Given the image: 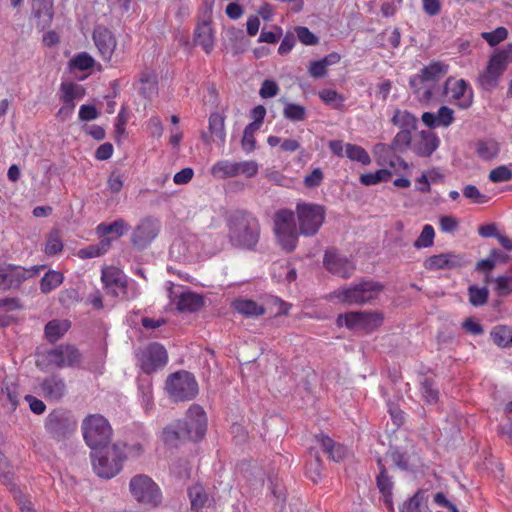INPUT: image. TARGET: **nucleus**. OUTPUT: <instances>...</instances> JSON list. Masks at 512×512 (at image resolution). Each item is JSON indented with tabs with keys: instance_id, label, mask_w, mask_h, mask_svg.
Masks as SVG:
<instances>
[{
	"instance_id": "obj_1",
	"label": "nucleus",
	"mask_w": 512,
	"mask_h": 512,
	"mask_svg": "<svg viewBox=\"0 0 512 512\" xmlns=\"http://www.w3.org/2000/svg\"><path fill=\"white\" fill-rule=\"evenodd\" d=\"M228 237L235 247L252 250L260 238L258 219L246 210H236L227 218Z\"/></svg>"
},
{
	"instance_id": "obj_2",
	"label": "nucleus",
	"mask_w": 512,
	"mask_h": 512,
	"mask_svg": "<svg viewBox=\"0 0 512 512\" xmlns=\"http://www.w3.org/2000/svg\"><path fill=\"white\" fill-rule=\"evenodd\" d=\"M448 72V66L441 62H433L424 67L420 74L410 79L413 93L420 102H430L439 91L438 82Z\"/></svg>"
},
{
	"instance_id": "obj_3",
	"label": "nucleus",
	"mask_w": 512,
	"mask_h": 512,
	"mask_svg": "<svg viewBox=\"0 0 512 512\" xmlns=\"http://www.w3.org/2000/svg\"><path fill=\"white\" fill-rule=\"evenodd\" d=\"M124 447L125 445L117 443L92 450L93 469L99 477L110 479L120 472L125 459Z\"/></svg>"
},
{
	"instance_id": "obj_4",
	"label": "nucleus",
	"mask_w": 512,
	"mask_h": 512,
	"mask_svg": "<svg viewBox=\"0 0 512 512\" xmlns=\"http://www.w3.org/2000/svg\"><path fill=\"white\" fill-rule=\"evenodd\" d=\"M510 62H512V43L507 44L491 55L486 68L477 78L479 86L486 91L496 88Z\"/></svg>"
},
{
	"instance_id": "obj_5",
	"label": "nucleus",
	"mask_w": 512,
	"mask_h": 512,
	"mask_svg": "<svg viewBox=\"0 0 512 512\" xmlns=\"http://www.w3.org/2000/svg\"><path fill=\"white\" fill-rule=\"evenodd\" d=\"M383 289L384 286L380 282L363 280L337 289L334 296L342 303L362 305L376 299Z\"/></svg>"
},
{
	"instance_id": "obj_6",
	"label": "nucleus",
	"mask_w": 512,
	"mask_h": 512,
	"mask_svg": "<svg viewBox=\"0 0 512 512\" xmlns=\"http://www.w3.org/2000/svg\"><path fill=\"white\" fill-rule=\"evenodd\" d=\"M81 428L84 440L92 450L104 448L111 440L112 428L107 419L100 414L85 417Z\"/></svg>"
},
{
	"instance_id": "obj_7",
	"label": "nucleus",
	"mask_w": 512,
	"mask_h": 512,
	"mask_svg": "<svg viewBox=\"0 0 512 512\" xmlns=\"http://www.w3.org/2000/svg\"><path fill=\"white\" fill-rule=\"evenodd\" d=\"M274 232L283 250L292 252L296 248L300 233L295 225V215L293 211L281 209L275 213Z\"/></svg>"
},
{
	"instance_id": "obj_8",
	"label": "nucleus",
	"mask_w": 512,
	"mask_h": 512,
	"mask_svg": "<svg viewBox=\"0 0 512 512\" xmlns=\"http://www.w3.org/2000/svg\"><path fill=\"white\" fill-rule=\"evenodd\" d=\"M296 215L299 233L306 237L316 235L325 220V208L314 203H298Z\"/></svg>"
},
{
	"instance_id": "obj_9",
	"label": "nucleus",
	"mask_w": 512,
	"mask_h": 512,
	"mask_svg": "<svg viewBox=\"0 0 512 512\" xmlns=\"http://www.w3.org/2000/svg\"><path fill=\"white\" fill-rule=\"evenodd\" d=\"M133 498L140 504L155 508L162 501V493L159 486L147 475L134 476L129 483Z\"/></svg>"
},
{
	"instance_id": "obj_10",
	"label": "nucleus",
	"mask_w": 512,
	"mask_h": 512,
	"mask_svg": "<svg viewBox=\"0 0 512 512\" xmlns=\"http://www.w3.org/2000/svg\"><path fill=\"white\" fill-rule=\"evenodd\" d=\"M165 388L174 401H189L198 394L197 381L187 371H179L169 376Z\"/></svg>"
},
{
	"instance_id": "obj_11",
	"label": "nucleus",
	"mask_w": 512,
	"mask_h": 512,
	"mask_svg": "<svg viewBox=\"0 0 512 512\" xmlns=\"http://www.w3.org/2000/svg\"><path fill=\"white\" fill-rule=\"evenodd\" d=\"M77 422L73 416L63 409L50 412L45 420L47 433L55 440H63L75 431Z\"/></svg>"
},
{
	"instance_id": "obj_12",
	"label": "nucleus",
	"mask_w": 512,
	"mask_h": 512,
	"mask_svg": "<svg viewBox=\"0 0 512 512\" xmlns=\"http://www.w3.org/2000/svg\"><path fill=\"white\" fill-rule=\"evenodd\" d=\"M383 321V317L377 312H350L341 314L337 318L339 326H346L349 329L363 330L366 332L377 329Z\"/></svg>"
},
{
	"instance_id": "obj_13",
	"label": "nucleus",
	"mask_w": 512,
	"mask_h": 512,
	"mask_svg": "<svg viewBox=\"0 0 512 512\" xmlns=\"http://www.w3.org/2000/svg\"><path fill=\"white\" fill-rule=\"evenodd\" d=\"M178 421L184 430L183 433L187 440L197 441L201 439L206 432V415L199 405H192L188 409L185 419Z\"/></svg>"
},
{
	"instance_id": "obj_14",
	"label": "nucleus",
	"mask_w": 512,
	"mask_h": 512,
	"mask_svg": "<svg viewBox=\"0 0 512 512\" xmlns=\"http://www.w3.org/2000/svg\"><path fill=\"white\" fill-rule=\"evenodd\" d=\"M43 361L50 366L57 368L70 367L78 364L81 355L77 348L71 345H60L55 349L48 350L42 354Z\"/></svg>"
},
{
	"instance_id": "obj_15",
	"label": "nucleus",
	"mask_w": 512,
	"mask_h": 512,
	"mask_svg": "<svg viewBox=\"0 0 512 512\" xmlns=\"http://www.w3.org/2000/svg\"><path fill=\"white\" fill-rule=\"evenodd\" d=\"M442 93L454 100L461 109H467L473 104V91L464 79L448 78Z\"/></svg>"
},
{
	"instance_id": "obj_16",
	"label": "nucleus",
	"mask_w": 512,
	"mask_h": 512,
	"mask_svg": "<svg viewBox=\"0 0 512 512\" xmlns=\"http://www.w3.org/2000/svg\"><path fill=\"white\" fill-rule=\"evenodd\" d=\"M159 231V220L153 217H145L133 229L131 243L138 249H144L157 237Z\"/></svg>"
},
{
	"instance_id": "obj_17",
	"label": "nucleus",
	"mask_w": 512,
	"mask_h": 512,
	"mask_svg": "<svg viewBox=\"0 0 512 512\" xmlns=\"http://www.w3.org/2000/svg\"><path fill=\"white\" fill-rule=\"evenodd\" d=\"M167 360V351L164 346L159 343L148 345L139 355L140 367L147 374L163 367L167 363Z\"/></svg>"
},
{
	"instance_id": "obj_18",
	"label": "nucleus",
	"mask_w": 512,
	"mask_h": 512,
	"mask_svg": "<svg viewBox=\"0 0 512 512\" xmlns=\"http://www.w3.org/2000/svg\"><path fill=\"white\" fill-rule=\"evenodd\" d=\"M44 266H33L31 269L23 267H9L4 273H0V290L18 288L27 278L39 273Z\"/></svg>"
},
{
	"instance_id": "obj_19",
	"label": "nucleus",
	"mask_w": 512,
	"mask_h": 512,
	"mask_svg": "<svg viewBox=\"0 0 512 512\" xmlns=\"http://www.w3.org/2000/svg\"><path fill=\"white\" fill-rule=\"evenodd\" d=\"M323 263L330 273L344 279L350 278L355 271L352 261L333 250L326 251Z\"/></svg>"
},
{
	"instance_id": "obj_20",
	"label": "nucleus",
	"mask_w": 512,
	"mask_h": 512,
	"mask_svg": "<svg viewBox=\"0 0 512 512\" xmlns=\"http://www.w3.org/2000/svg\"><path fill=\"white\" fill-rule=\"evenodd\" d=\"M93 40L102 60L111 62L117 47L113 33L105 27L98 26L93 32Z\"/></svg>"
},
{
	"instance_id": "obj_21",
	"label": "nucleus",
	"mask_w": 512,
	"mask_h": 512,
	"mask_svg": "<svg viewBox=\"0 0 512 512\" xmlns=\"http://www.w3.org/2000/svg\"><path fill=\"white\" fill-rule=\"evenodd\" d=\"M101 280L113 295L126 297L127 278L121 270L112 266L106 267L102 270Z\"/></svg>"
},
{
	"instance_id": "obj_22",
	"label": "nucleus",
	"mask_w": 512,
	"mask_h": 512,
	"mask_svg": "<svg viewBox=\"0 0 512 512\" xmlns=\"http://www.w3.org/2000/svg\"><path fill=\"white\" fill-rule=\"evenodd\" d=\"M39 387L41 395L50 401H59L67 392L64 379L58 375L44 378Z\"/></svg>"
},
{
	"instance_id": "obj_23",
	"label": "nucleus",
	"mask_w": 512,
	"mask_h": 512,
	"mask_svg": "<svg viewBox=\"0 0 512 512\" xmlns=\"http://www.w3.org/2000/svg\"><path fill=\"white\" fill-rule=\"evenodd\" d=\"M438 145L439 140L435 134L430 131H421L414 136L411 149L418 156L428 157L437 149Z\"/></svg>"
},
{
	"instance_id": "obj_24",
	"label": "nucleus",
	"mask_w": 512,
	"mask_h": 512,
	"mask_svg": "<svg viewBox=\"0 0 512 512\" xmlns=\"http://www.w3.org/2000/svg\"><path fill=\"white\" fill-rule=\"evenodd\" d=\"M463 264V258L453 253H442L427 258L424 267L427 270H439L446 268H454Z\"/></svg>"
},
{
	"instance_id": "obj_25",
	"label": "nucleus",
	"mask_w": 512,
	"mask_h": 512,
	"mask_svg": "<svg viewBox=\"0 0 512 512\" xmlns=\"http://www.w3.org/2000/svg\"><path fill=\"white\" fill-rule=\"evenodd\" d=\"M233 309L248 318L262 316L265 313L263 305L247 298H237L232 302Z\"/></svg>"
},
{
	"instance_id": "obj_26",
	"label": "nucleus",
	"mask_w": 512,
	"mask_h": 512,
	"mask_svg": "<svg viewBox=\"0 0 512 512\" xmlns=\"http://www.w3.org/2000/svg\"><path fill=\"white\" fill-rule=\"evenodd\" d=\"M340 60V54L332 52L320 60L311 61L308 66V73L313 78H322L327 74V68L338 64Z\"/></svg>"
},
{
	"instance_id": "obj_27",
	"label": "nucleus",
	"mask_w": 512,
	"mask_h": 512,
	"mask_svg": "<svg viewBox=\"0 0 512 512\" xmlns=\"http://www.w3.org/2000/svg\"><path fill=\"white\" fill-rule=\"evenodd\" d=\"M0 400L10 410H15L19 403L18 385L11 379L5 378L2 382Z\"/></svg>"
},
{
	"instance_id": "obj_28",
	"label": "nucleus",
	"mask_w": 512,
	"mask_h": 512,
	"mask_svg": "<svg viewBox=\"0 0 512 512\" xmlns=\"http://www.w3.org/2000/svg\"><path fill=\"white\" fill-rule=\"evenodd\" d=\"M316 440L320 443L323 451L329 455V457L339 462L347 455V449L338 443H335L331 438L324 434L315 436Z\"/></svg>"
},
{
	"instance_id": "obj_29",
	"label": "nucleus",
	"mask_w": 512,
	"mask_h": 512,
	"mask_svg": "<svg viewBox=\"0 0 512 512\" xmlns=\"http://www.w3.org/2000/svg\"><path fill=\"white\" fill-rule=\"evenodd\" d=\"M204 304L203 297L197 293L186 291L178 296L176 306L181 312H195Z\"/></svg>"
},
{
	"instance_id": "obj_30",
	"label": "nucleus",
	"mask_w": 512,
	"mask_h": 512,
	"mask_svg": "<svg viewBox=\"0 0 512 512\" xmlns=\"http://www.w3.org/2000/svg\"><path fill=\"white\" fill-rule=\"evenodd\" d=\"M195 43L200 45L206 53H210L214 47V35L210 22L204 21L195 29Z\"/></svg>"
},
{
	"instance_id": "obj_31",
	"label": "nucleus",
	"mask_w": 512,
	"mask_h": 512,
	"mask_svg": "<svg viewBox=\"0 0 512 512\" xmlns=\"http://www.w3.org/2000/svg\"><path fill=\"white\" fill-rule=\"evenodd\" d=\"M70 328L67 320H52L45 326V336L49 342L59 340Z\"/></svg>"
},
{
	"instance_id": "obj_32",
	"label": "nucleus",
	"mask_w": 512,
	"mask_h": 512,
	"mask_svg": "<svg viewBox=\"0 0 512 512\" xmlns=\"http://www.w3.org/2000/svg\"><path fill=\"white\" fill-rule=\"evenodd\" d=\"M500 152V145L493 139L481 140L476 144L477 155L485 160L490 161L498 156Z\"/></svg>"
},
{
	"instance_id": "obj_33",
	"label": "nucleus",
	"mask_w": 512,
	"mask_h": 512,
	"mask_svg": "<svg viewBox=\"0 0 512 512\" xmlns=\"http://www.w3.org/2000/svg\"><path fill=\"white\" fill-rule=\"evenodd\" d=\"M179 421H175L163 429L162 439L168 445H177L179 441L187 440Z\"/></svg>"
},
{
	"instance_id": "obj_34",
	"label": "nucleus",
	"mask_w": 512,
	"mask_h": 512,
	"mask_svg": "<svg viewBox=\"0 0 512 512\" xmlns=\"http://www.w3.org/2000/svg\"><path fill=\"white\" fill-rule=\"evenodd\" d=\"M211 174L214 177L220 179L236 177V162L230 160H220L211 167Z\"/></svg>"
},
{
	"instance_id": "obj_35",
	"label": "nucleus",
	"mask_w": 512,
	"mask_h": 512,
	"mask_svg": "<svg viewBox=\"0 0 512 512\" xmlns=\"http://www.w3.org/2000/svg\"><path fill=\"white\" fill-rule=\"evenodd\" d=\"M64 280V276L61 272L55 270H49L41 279L40 290L44 294H48L57 287H59Z\"/></svg>"
},
{
	"instance_id": "obj_36",
	"label": "nucleus",
	"mask_w": 512,
	"mask_h": 512,
	"mask_svg": "<svg viewBox=\"0 0 512 512\" xmlns=\"http://www.w3.org/2000/svg\"><path fill=\"white\" fill-rule=\"evenodd\" d=\"M225 118L219 113H212L209 117V131L221 144L225 142Z\"/></svg>"
},
{
	"instance_id": "obj_37",
	"label": "nucleus",
	"mask_w": 512,
	"mask_h": 512,
	"mask_svg": "<svg viewBox=\"0 0 512 512\" xmlns=\"http://www.w3.org/2000/svg\"><path fill=\"white\" fill-rule=\"evenodd\" d=\"M62 100L64 103L74 104V100L83 98L85 90L83 86L76 83H62Z\"/></svg>"
},
{
	"instance_id": "obj_38",
	"label": "nucleus",
	"mask_w": 512,
	"mask_h": 512,
	"mask_svg": "<svg viewBox=\"0 0 512 512\" xmlns=\"http://www.w3.org/2000/svg\"><path fill=\"white\" fill-rule=\"evenodd\" d=\"M188 496L190 499L192 509L199 510L203 508L208 500V495L204 487L200 484H195L188 489Z\"/></svg>"
},
{
	"instance_id": "obj_39",
	"label": "nucleus",
	"mask_w": 512,
	"mask_h": 512,
	"mask_svg": "<svg viewBox=\"0 0 512 512\" xmlns=\"http://www.w3.org/2000/svg\"><path fill=\"white\" fill-rule=\"evenodd\" d=\"M392 122L401 129L414 130L416 128L417 119L410 112L398 109L392 117Z\"/></svg>"
},
{
	"instance_id": "obj_40",
	"label": "nucleus",
	"mask_w": 512,
	"mask_h": 512,
	"mask_svg": "<svg viewBox=\"0 0 512 512\" xmlns=\"http://www.w3.org/2000/svg\"><path fill=\"white\" fill-rule=\"evenodd\" d=\"M110 246V240L104 239L98 244L89 245L85 248H82L78 251L77 255L81 259H89L99 257L102 254L106 253Z\"/></svg>"
},
{
	"instance_id": "obj_41",
	"label": "nucleus",
	"mask_w": 512,
	"mask_h": 512,
	"mask_svg": "<svg viewBox=\"0 0 512 512\" xmlns=\"http://www.w3.org/2000/svg\"><path fill=\"white\" fill-rule=\"evenodd\" d=\"M345 155L352 161H357L363 165H369L371 163V158L367 151L359 145L355 144H346L345 145Z\"/></svg>"
},
{
	"instance_id": "obj_42",
	"label": "nucleus",
	"mask_w": 512,
	"mask_h": 512,
	"mask_svg": "<svg viewBox=\"0 0 512 512\" xmlns=\"http://www.w3.org/2000/svg\"><path fill=\"white\" fill-rule=\"evenodd\" d=\"M378 465L380 466V473L377 476V486L380 492L384 495L385 502L391 505V492L393 483L390 477L386 474V471L381 464V460L378 461Z\"/></svg>"
},
{
	"instance_id": "obj_43",
	"label": "nucleus",
	"mask_w": 512,
	"mask_h": 512,
	"mask_svg": "<svg viewBox=\"0 0 512 512\" xmlns=\"http://www.w3.org/2000/svg\"><path fill=\"white\" fill-rule=\"evenodd\" d=\"M493 342L499 347L512 345V328L508 326L495 327L491 332Z\"/></svg>"
},
{
	"instance_id": "obj_44",
	"label": "nucleus",
	"mask_w": 512,
	"mask_h": 512,
	"mask_svg": "<svg viewBox=\"0 0 512 512\" xmlns=\"http://www.w3.org/2000/svg\"><path fill=\"white\" fill-rule=\"evenodd\" d=\"M319 98L334 109H341L344 106V97L333 89H323L319 93Z\"/></svg>"
},
{
	"instance_id": "obj_45",
	"label": "nucleus",
	"mask_w": 512,
	"mask_h": 512,
	"mask_svg": "<svg viewBox=\"0 0 512 512\" xmlns=\"http://www.w3.org/2000/svg\"><path fill=\"white\" fill-rule=\"evenodd\" d=\"M420 391H421L423 400L427 404H435V403H437V401L439 399V391L435 387V384H434V382L432 380H430L428 378H425L420 383Z\"/></svg>"
},
{
	"instance_id": "obj_46",
	"label": "nucleus",
	"mask_w": 512,
	"mask_h": 512,
	"mask_svg": "<svg viewBox=\"0 0 512 512\" xmlns=\"http://www.w3.org/2000/svg\"><path fill=\"white\" fill-rule=\"evenodd\" d=\"M311 461L307 463L306 475L314 483H317L321 478L322 463L317 452L310 451Z\"/></svg>"
},
{
	"instance_id": "obj_47",
	"label": "nucleus",
	"mask_w": 512,
	"mask_h": 512,
	"mask_svg": "<svg viewBox=\"0 0 512 512\" xmlns=\"http://www.w3.org/2000/svg\"><path fill=\"white\" fill-rule=\"evenodd\" d=\"M139 396L142 406L148 410L153 404L152 383L149 379H140L138 383Z\"/></svg>"
},
{
	"instance_id": "obj_48",
	"label": "nucleus",
	"mask_w": 512,
	"mask_h": 512,
	"mask_svg": "<svg viewBox=\"0 0 512 512\" xmlns=\"http://www.w3.org/2000/svg\"><path fill=\"white\" fill-rule=\"evenodd\" d=\"M469 302L473 306H483L487 303L489 291L486 287L479 288L471 285L468 288Z\"/></svg>"
},
{
	"instance_id": "obj_49",
	"label": "nucleus",
	"mask_w": 512,
	"mask_h": 512,
	"mask_svg": "<svg viewBox=\"0 0 512 512\" xmlns=\"http://www.w3.org/2000/svg\"><path fill=\"white\" fill-rule=\"evenodd\" d=\"M392 173L387 169H380L374 173H366L360 176V182L365 186L375 185L390 179Z\"/></svg>"
},
{
	"instance_id": "obj_50",
	"label": "nucleus",
	"mask_w": 512,
	"mask_h": 512,
	"mask_svg": "<svg viewBox=\"0 0 512 512\" xmlns=\"http://www.w3.org/2000/svg\"><path fill=\"white\" fill-rule=\"evenodd\" d=\"M283 115L291 121H303L306 117V108L299 104L286 103L283 109Z\"/></svg>"
},
{
	"instance_id": "obj_51",
	"label": "nucleus",
	"mask_w": 512,
	"mask_h": 512,
	"mask_svg": "<svg viewBox=\"0 0 512 512\" xmlns=\"http://www.w3.org/2000/svg\"><path fill=\"white\" fill-rule=\"evenodd\" d=\"M62 249L63 243L60 238L59 232L57 230L51 231L47 237V241L45 244V254H47L48 256H52L57 253H60Z\"/></svg>"
},
{
	"instance_id": "obj_52",
	"label": "nucleus",
	"mask_w": 512,
	"mask_h": 512,
	"mask_svg": "<svg viewBox=\"0 0 512 512\" xmlns=\"http://www.w3.org/2000/svg\"><path fill=\"white\" fill-rule=\"evenodd\" d=\"M481 37L491 46L494 47L506 40L508 37V30L503 27H497L495 30L491 32H482Z\"/></svg>"
},
{
	"instance_id": "obj_53",
	"label": "nucleus",
	"mask_w": 512,
	"mask_h": 512,
	"mask_svg": "<svg viewBox=\"0 0 512 512\" xmlns=\"http://www.w3.org/2000/svg\"><path fill=\"white\" fill-rule=\"evenodd\" d=\"M411 131L401 129L393 139L392 148L397 151H403L408 146H411L413 141Z\"/></svg>"
},
{
	"instance_id": "obj_54",
	"label": "nucleus",
	"mask_w": 512,
	"mask_h": 512,
	"mask_svg": "<svg viewBox=\"0 0 512 512\" xmlns=\"http://www.w3.org/2000/svg\"><path fill=\"white\" fill-rule=\"evenodd\" d=\"M434 228L431 225H425L422 229L421 234L414 242L416 248H426L433 245L434 242Z\"/></svg>"
},
{
	"instance_id": "obj_55",
	"label": "nucleus",
	"mask_w": 512,
	"mask_h": 512,
	"mask_svg": "<svg viewBox=\"0 0 512 512\" xmlns=\"http://www.w3.org/2000/svg\"><path fill=\"white\" fill-rule=\"evenodd\" d=\"M237 176L243 175L247 178L254 177L259 170L258 163L253 160L236 162Z\"/></svg>"
},
{
	"instance_id": "obj_56",
	"label": "nucleus",
	"mask_w": 512,
	"mask_h": 512,
	"mask_svg": "<svg viewBox=\"0 0 512 512\" xmlns=\"http://www.w3.org/2000/svg\"><path fill=\"white\" fill-rule=\"evenodd\" d=\"M488 178L493 183L507 182L512 180V170L502 165L491 170Z\"/></svg>"
},
{
	"instance_id": "obj_57",
	"label": "nucleus",
	"mask_w": 512,
	"mask_h": 512,
	"mask_svg": "<svg viewBox=\"0 0 512 512\" xmlns=\"http://www.w3.org/2000/svg\"><path fill=\"white\" fill-rule=\"evenodd\" d=\"M140 93L145 98H150L156 93V78L154 75L145 74L141 77Z\"/></svg>"
},
{
	"instance_id": "obj_58",
	"label": "nucleus",
	"mask_w": 512,
	"mask_h": 512,
	"mask_svg": "<svg viewBox=\"0 0 512 512\" xmlns=\"http://www.w3.org/2000/svg\"><path fill=\"white\" fill-rule=\"evenodd\" d=\"M95 60L86 52L77 54L71 61L70 64L75 69L80 71L88 70L93 67Z\"/></svg>"
},
{
	"instance_id": "obj_59",
	"label": "nucleus",
	"mask_w": 512,
	"mask_h": 512,
	"mask_svg": "<svg viewBox=\"0 0 512 512\" xmlns=\"http://www.w3.org/2000/svg\"><path fill=\"white\" fill-rule=\"evenodd\" d=\"M403 512H427V505L423 501V497L420 493H416L410 500L404 504L400 510Z\"/></svg>"
},
{
	"instance_id": "obj_60",
	"label": "nucleus",
	"mask_w": 512,
	"mask_h": 512,
	"mask_svg": "<svg viewBox=\"0 0 512 512\" xmlns=\"http://www.w3.org/2000/svg\"><path fill=\"white\" fill-rule=\"evenodd\" d=\"M438 127H449L454 122V111L448 106H441L436 113Z\"/></svg>"
},
{
	"instance_id": "obj_61",
	"label": "nucleus",
	"mask_w": 512,
	"mask_h": 512,
	"mask_svg": "<svg viewBox=\"0 0 512 512\" xmlns=\"http://www.w3.org/2000/svg\"><path fill=\"white\" fill-rule=\"evenodd\" d=\"M495 291L498 296H507L512 292V278L499 276L495 280Z\"/></svg>"
},
{
	"instance_id": "obj_62",
	"label": "nucleus",
	"mask_w": 512,
	"mask_h": 512,
	"mask_svg": "<svg viewBox=\"0 0 512 512\" xmlns=\"http://www.w3.org/2000/svg\"><path fill=\"white\" fill-rule=\"evenodd\" d=\"M463 195L473 203L477 204H484L488 201V198L474 185H466L463 188Z\"/></svg>"
},
{
	"instance_id": "obj_63",
	"label": "nucleus",
	"mask_w": 512,
	"mask_h": 512,
	"mask_svg": "<svg viewBox=\"0 0 512 512\" xmlns=\"http://www.w3.org/2000/svg\"><path fill=\"white\" fill-rule=\"evenodd\" d=\"M279 93V86L273 80H264L259 90V95L264 98L275 97Z\"/></svg>"
},
{
	"instance_id": "obj_64",
	"label": "nucleus",
	"mask_w": 512,
	"mask_h": 512,
	"mask_svg": "<svg viewBox=\"0 0 512 512\" xmlns=\"http://www.w3.org/2000/svg\"><path fill=\"white\" fill-rule=\"evenodd\" d=\"M297 38L304 45H315L318 43V37L315 36L307 27L299 26L295 29Z\"/></svg>"
}]
</instances>
